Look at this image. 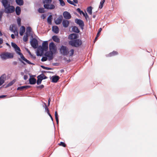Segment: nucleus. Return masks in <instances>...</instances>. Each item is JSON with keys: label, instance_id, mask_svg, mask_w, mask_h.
Masks as SVG:
<instances>
[{"label": "nucleus", "instance_id": "obj_9", "mask_svg": "<svg viewBox=\"0 0 157 157\" xmlns=\"http://www.w3.org/2000/svg\"><path fill=\"white\" fill-rule=\"evenodd\" d=\"M55 53L50 51L46 52L45 53V56L48 57V60L49 61L52 60L53 58V54Z\"/></svg>", "mask_w": 157, "mask_h": 157}, {"label": "nucleus", "instance_id": "obj_20", "mask_svg": "<svg viewBox=\"0 0 157 157\" xmlns=\"http://www.w3.org/2000/svg\"><path fill=\"white\" fill-rule=\"evenodd\" d=\"M29 80L30 84H34L36 83V79L34 78H30Z\"/></svg>", "mask_w": 157, "mask_h": 157}, {"label": "nucleus", "instance_id": "obj_4", "mask_svg": "<svg viewBox=\"0 0 157 157\" xmlns=\"http://www.w3.org/2000/svg\"><path fill=\"white\" fill-rule=\"evenodd\" d=\"M60 51L61 54L64 56H67L69 54L68 48L66 46H62L60 49Z\"/></svg>", "mask_w": 157, "mask_h": 157}, {"label": "nucleus", "instance_id": "obj_22", "mask_svg": "<svg viewBox=\"0 0 157 157\" xmlns=\"http://www.w3.org/2000/svg\"><path fill=\"white\" fill-rule=\"evenodd\" d=\"M62 17H59L55 21V23L57 25H59L61 23L62 21Z\"/></svg>", "mask_w": 157, "mask_h": 157}, {"label": "nucleus", "instance_id": "obj_55", "mask_svg": "<svg viewBox=\"0 0 157 157\" xmlns=\"http://www.w3.org/2000/svg\"><path fill=\"white\" fill-rule=\"evenodd\" d=\"M44 87L43 85H42L37 87L38 88H40V89H42Z\"/></svg>", "mask_w": 157, "mask_h": 157}, {"label": "nucleus", "instance_id": "obj_24", "mask_svg": "<svg viewBox=\"0 0 157 157\" xmlns=\"http://www.w3.org/2000/svg\"><path fill=\"white\" fill-rule=\"evenodd\" d=\"M15 11L16 14L18 15H19L20 14L21 11L20 7L19 6H17L16 8Z\"/></svg>", "mask_w": 157, "mask_h": 157}, {"label": "nucleus", "instance_id": "obj_60", "mask_svg": "<svg viewBox=\"0 0 157 157\" xmlns=\"http://www.w3.org/2000/svg\"><path fill=\"white\" fill-rule=\"evenodd\" d=\"M11 37L12 39H14L15 38V36H14V35L13 34H11Z\"/></svg>", "mask_w": 157, "mask_h": 157}, {"label": "nucleus", "instance_id": "obj_42", "mask_svg": "<svg viewBox=\"0 0 157 157\" xmlns=\"http://www.w3.org/2000/svg\"><path fill=\"white\" fill-rule=\"evenodd\" d=\"M60 2V3L62 6H63L65 5V3L63 0H59Z\"/></svg>", "mask_w": 157, "mask_h": 157}, {"label": "nucleus", "instance_id": "obj_46", "mask_svg": "<svg viewBox=\"0 0 157 157\" xmlns=\"http://www.w3.org/2000/svg\"><path fill=\"white\" fill-rule=\"evenodd\" d=\"M17 23L19 26H21V20L20 18L17 19Z\"/></svg>", "mask_w": 157, "mask_h": 157}, {"label": "nucleus", "instance_id": "obj_25", "mask_svg": "<svg viewBox=\"0 0 157 157\" xmlns=\"http://www.w3.org/2000/svg\"><path fill=\"white\" fill-rule=\"evenodd\" d=\"M29 86H24L21 87H19L17 88V90H22L24 89H27L29 88Z\"/></svg>", "mask_w": 157, "mask_h": 157}, {"label": "nucleus", "instance_id": "obj_29", "mask_svg": "<svg viewBox=\"0 0 157 157\" xmlns=\"http://www.w3.org/2000/svg\"><path fill=\"white\" fill-rule=\"evenodd\" d=\"M29 35L28 34L25 33V35L24 36L23 38V40L24 41L26 42L28 40Z\"/></svg>", "mask_w": 157, "mask_h": 157}, {"label": "nucleus", "instance_id": "obj_62", "mask_svg": "<svg viewBox=\"0 0 157 157\" xmlns=\"http://www.w3.org/2000/svg\"><path fill=\"white\" fill-rule=\"evenodd\" d=\"M50 101H51V100H50V99L49 98L48 100V106H49L50 105Z\"/></svg>", "mask_w": 157, "mask_h": 157}, {"label": "nucleus", "instance_id": "obj_49", "mask_svg": "<svg viewBox=\"0 0 157 157\" xmlns=\"http://www.w3.org/2000/svg\"><path fill=\"white\" fill-rule=\"evenodd\" d=\"M59 144V145L62 146L63 147H65L66 146L65 144L62 142H60V143Z\"/></svg>", "mask_w": 157, "mask_h": 157}, {"label": "nucleus", "instance_id": "obj_56", "mask_svg": "<svg viewBox=\"0 0 157 157\" xmlns=\"http://www.w3.org/2000/svg\"><path fill=\"white\" fill-rule=\"evenodd\" d=\"M3 41V39L1 38H0V44L2 43Z\"/></svg>", "mask_w": 157, "mask_h": 157}, {"label": "nucleus", "instance_id": "obj_63", "mask_svg": "<svg viewBox=\"0 0 157 157\" xmlns=\"http://www.w3.org/2000/svg\"><path fill=\"white\" fill-rule=\"evenodd\" d=\"M6 96V95H2V96H0V98H4Z\"/></svg>", "mask_w": 157, "mask_h": 157}, {"label": "nucleus", "instance_id": "obj_19", "mask_svg": "<svg viewBox=\"0 0 157 157\" xmlns=\"http://www.w3.org/2000/svg\"><path fill=\"white\" fill-rule=\"evenodd\" d=\"M68 38L70 40H75L77 38V34L75 33L71 34L69 35Z\"/></svg>", "mask_w": 157, "mask_h": 157}, {"label": "nucleus", "instance_id": "obj_54", "mask_svg": "<svg viewBox=\"0 0 157 157\" xmlns=\"http://www.w3.org/2000/svg\"><path fill=\"white\" fill-rule=\"evenodd\" d=\"M28 78V76L27 75H25L24 76V78L25 80H26Z\"/></svg>", "mask_w": 157, "mask_h": 157}, {"label": "nucleus", "instance_id": "obj_16", "mask_svg": "<svg viewBox=\"0 0 157 157\" xmlns=\"http://www.w3.org/2000/svg\"><path fill=\"white\" fill-rule=\"evenodd\" d=\"M60 78L58 76H53L52 78V82H56Z\"/></svg>", "mask_w": 157, "mask_h": 157}, {"label": "nucleus", "instance_id": "obj_39", "mask_svg": "<svg viewBox=\"0 0 157 157\" xmlns=\"http://www.w3.org/2000/svg\"><path fill=\"white\" fill-rule=\"evenodd\" d=\"M38 11L40 13H42L44 12V8H40L38 10Z\"/></svg>", "mask_w": 157, "mask_h": 157}, {"label": "nucleus", "instance_id": "obj_40", "mask_svg": "<svg viewBox=\"0 0 157 157\" xmlns=\"http://www.w3.org/2000/svg\"><path fill=\"white\" fill-rule=\"evenodd\" d=\"M37 78L36 83L38 85H39L41 83L42 80L38 76Z\"/></svg>", "mask_w": 157, "mask_h": 157}, {"label": "nucleus", "instance_id": "obj_31", "mask_svg": "<svg viewBox=\"0 0 157 157\" xmlns=\"http://www.w3.org/2000/svg\"><path fill=\"white\" fill-rule=\"evenodd\" d=\"M31 31V28L30 26H28L26 28V34L29 35Z\"/></svg>", "mask_w": 157, "mask_h": 157}, {"label": "nucleus", "instance_id": "obj_45", "mask_svg": "<svg viewBox=\"0 0 157 157\" xmlns=\"http://www.w3.org/2000/svg\"><path fill=\"white\" fill-rule=\"evenodd\" d=\"M14 82H15V81L14 80L12 81L11 82H10L8 84L7 86H11L14 83Z\"/></svg>", "mask_w": 157, "mask_h": 157}, {"label": "nucleus", "instance_id": "obj_38", "mask_svg": "<svg viewBox=\"0 0 157 157\" xmlns=\"http://www.w3.org/2000/svg\"><path fill=\"white\" fill-rule=\"evenodd\" d=\"M105 2V0H102L100 3V5L99 6V8L100 9H101L103 6V5Z\"/></svg>", "mask_w": 157, "mask_h": 157}, {"label": "nucleus", "instance_id": "obj_26", "mask_svg": "<svg viewBox=\"0 0 157 157\" xmlns=\"http://www.w3.org/2000/svg\"><path fill=\"white\" fill-rule=\"evenodd\" d=\"M10 31L14 33H15V31L16 29L15 28V27H14L13 25H12L10 26Z\"/></svg>", "mask_w": 157, "mask_h": 157}, {"label": "nucleus", "instance_id": "obj_6", "mask_svg": "<svg viewBox=\"0 0 157 157\" xmlns=\"http://www.w3.org/2000/svg\"><path fill=\"white\" fill-rule=\"evenodd\" d=\"M12 46L14 48L15 51L17 54L20 56V57H21L20 54L22 53L20 52L21 50L19 47L17 45L14 43H11Z\"/></svg>", "mask_w": 157, "mask_h": 157}, {"label": "nucleus", "instance_id": "obj_27", "mask_svg": "<svg viewBox=\"0 0 157 157\" xmlns=\"http://www.w3.org/2000/svg\"><path fill=\"white\" fill-rule=\"evenodd\" d=\"M16 3L19 6H22L23 4V0H16Z\"/></svg>", "mask_w": 157, "mask_h": 157}, {"label": "nucleus", "instance_id": "obj_10", "mask_svg": "<svg viewBox=\"0 0 157 157\" xmlns=\"http://www.w3.org/2000/svg\"><path fill=\"white\" fill-rule=\"evenodd\" d=\"M45 50L41 46H39L37 50V55L41 56Z\"/></svg>", "mask_w": 157, "mask_h": 157}, {"label": "nucleus", "instance_id": "obj_32", "mask_svg": "<svg viewBox=\"0 0 157 157\" xmlns=\"http://www.w3.org/2000/svg\"><path fill=\"white\" fill-rule=\"evenodd\" d=\"M52 16L50 15L48 18V22L50 24H51L52 23Z\"/></svg>", "mask_w": 157, "mask_h": 157}, {"label": "nucleus", "instance_id": "obj_7", "mask_svg": "<svg viewBox=\"0 0 157 157\" xmlns=\"http://www.w3.org/2000/svg\"><path fill=\"white\" fill-rule=\"evenodd\" d=\"M31 46L34 49L36 48L38 46V41L35 38H33L30 41Z\"/></svg>", "mask_w": 157, "mask_h": 157}, {"label": "nucleus", "instance_id": "obj_50", "mask_svg": "<svg viewBox=\"0 0 157 157\" xmlns=\"http://www.w3.org/2000/svg\"><path fill=\"white\" fill-rule=\"evenodd\" d=\"M101 30H102V29L101 28H100L99 29L97 35V36H99L100 34V33L101 32Z\"/></svg>", "mask_w": 157, "mask_h": 157}, {"label": "nucleus", "instance_id": "obj_15", "mask_svg": "<svg viewBox=\"0 0 157 157\" xmlns=\"http://www.w3.org/2000/svg\"><path fill=\"white\" fill-rule=\"evenodd\" d=\"M25 27L23 26H22L20 29L19 34L21 36H22L24 33L25 32Z\"/></svg>", "mask_w": 157, "mask_h": 157}, {"label": "nucleus", "instance_id": "obj_43", "mask_svg": "<svg viewBox=\"0 0 157 157\" xmlns=\"http://www.w3.org/2000/svg\"><path fill=\"white\" fill-rule=\"evenodd\" d=\"M67 2L68 3H69V4H70L71 5H73L75 6H76V5L73 2L71 1L70 0H67Z\"/></svg>", "mask_w": 157, "mask_h": 157}, {"label": "nucleus", "instance_id": "obj_3", "mask_svg": "<svg viewBox=\"0 0 157 157\" xmlns=\"http://www.w3.org/2000/svg\"><path fill=\"white\" fill-rule=\"evenodd\" d=\"M69 44L72 46L78 47L81 45L82 42L79 39H75L70 41Z\"/></svg>", "mask_w": 157, "mask_h": 157}, {"label": "nucleus", "instance_id": "obj_8", "mask_svg": "<svg viewBox=\"0 0 157 157\" xmlns=\"http://www.w3.org/2000/svg\"><path fill=\"white\" fill-rule=\"evenodd\" d=\"M20 55H21V57L20 58L18 59L22 63H23L24 64H25L24 62L22 61V60L24 61L27 63H28L29 64H33L26 59L23 56V55L22 53L20 54Z\"/></svg>", "mask_w": 157, "mask_h": 157}, {"label": "nucleus", "instance_id": "obj_37", "mask_svg": "<svg viewBox=\"0 0 157 157\" xmlns=\"http://www.w3.org/2000/svg\"><path fill=\"white\" fill-rule=\"evenodd\" d=\"M87 11L89 14H92V11L91 7L90 6L87 8Z\"/></svg>", "mask_w": 157, "mask_h": 157}, {"label": "nucleus", "instance_id": "obj_44", "mask_svg": "<svg viewBox=\"0 0 157 157\" xmlns=\"http://www.w3.org/2000/svg\"><path fill=\"white\" fill-rule=\"evenodd\" d=\"M41 67L44 69H45V70H52V68H49V67H45L44 66H41Z\"/></svg>", "mask_w": 157, "mask_h": 157}, {"label": "nucleus", "instance_id": "obj_18", "mask_svg": "<svg viewBox=\"0 0 157 157\" xmlns=\"http://www.w3.org/2000/svg\"><path fill=\"white\" fill-rule=\"evenodd\" d=\"M52 30L53 31L56 33H58L59 31V29L57 26H53L52 27Z\"/></svg>", "mask_w": 157, "mask_h": 157}, {"label": "nucleus", "instance_id": "obj_21", "mask_svg": "<svg viewBox=\"0 0 157 157\" xmlns=\"http://www.w3.org/2000/svg\"><path fill=\"white\" fill-rule=\"evenodd\" d=\"M52 39L54 41L57 43H59L60 40L58 37L56 36H54L52 37Z\"/></svg>", "mask_w": 157, "mask_h": 157}, {"label": "nucleus", "instance_id": "obj_12", "mask_svg": "<svg viewBox=\"0 0 157 157\" xmlns=\"http://www.w3.org/2000/svg\"><path fill=\"white\" fill-rule=\"evenodd\" d=\"M63 15L64 18L67 19H70L71 17L70 13L67 11L64 12Z\"/></svg>", "mask_w": 157, "mask_h": 157}, {"label": "nucleus", "instance_id": "obj_1", "mask_svg": "<svg viewBox=\"0 0 157 157\" xmlns=\"http://www.w3.org/2000/svg\"><path fill=\"white\" fill-rule=\"evenodd\" d=\"M2 2L5 8V12L6 13H12L15 11L14 6H10L7 0H2Z\"/></svg>", "mask_w": 157, "mask_h": 157}, {"label": "nucleus", "instance_id": "obj_53", "mask_svg": "<svg viewBox=\"0 0 157 157\" xmlns=\"http://www.w3.org/2000/svg\"><path fill=\"white\" fill-rule=\"evenodd\" d=\"M41 17L43 19H44L46 17V15H45L44 14H42L41 16Z\"/></svg>", "mask_w": 157, "mask_h": 157}, {"label": "nucleus", "instance_id": "obj_52", "mask_svg": "<svg viewBox=\"0 0 157 157\" xmlns=\"http://www.w3.org/2000/svg\"><path fill=\"white\" fill-rule=\"evenodd\" d=\"M44 105H45V111L47 113V109L48 110V109L47 108V105H46V104L45 103H44Z\"/></svg>", "mask_w": 157, "mask_h": 157}, {"label": "nucleus", "instance_id": "obj_58", "mask_svg": "<svg viewBox=\"0 0 157 157\" xmlns=\"http://www.w3.org/2000/svg\"><path fill=\"white\" fill-rule=\"evenodd\" d=\"M47 113L48 114L49 116L50 117H52L51 114L49 113V110L47 109Z\"/></svg>", "mask_w": 157, "mask_h": 157}, {"label": "nucleus", "instance_id": "obj_13", "mask_svg": "<svg viewBox=\"0 0 157 157\" xmlns=\"http://www.w3.org/2000/svg\"><path fill=\"white\" fill-rule=\"evenodd\" d=\"M44 6L45 8L50 10L53 9L55 8V6L53 4H44Z\"/></svg>", "mask_w": 157, "mask_h": 157}, {"label": "nucleus", "instance_id": "obj_48", "mask_svg": "<svg viewBox=\"0 0 157 157\" xmlns=\"http://www.w3.org/2000/svg\"><path fill=\"white\" fill-rule=\"evenodd\" d=\"M47 57L46 56V57H43L42 58L41 60L42 62H44L46 61L47 60Z\"/></svg>", "mask_w": 157, "mask_h": 157}, {"label": "nucleus", "instance_id": "obj_35", "mask_svg": "<svg viewBox=\"0 0 157 157\" xmlns=\"http://www.w3.org/2000/svg\"><path fill=\"white\" fill-rule=\"evenodd\" d=\"M5 12V10L3 9H2L0 10V21H2V18L4 12Z\"/></svg>", "mask_w": 157, "mask_h": 157}, {"label": "nucleus", "instance_id": "obj_5", "mask_svg": "<svg viewBox=\"0 0 157 157\" xmlns=\"http://www.w3.org/2000/svg\"><path fill=\"white\" fill-rule=\"evenodd\" d=\"M49 47L50 51L52 52L55 53L56 52V46L53 42L50 43L49 44Z\"/></svg>", "mask_w": 157, "mask_h": 157}, {"label": "nucleus", "instance_id": "obj_28", "mask_svg": "<svg viewBox=\"0 0 157 157\" xmlns=\"http://www.w3.org/2000/svg\"><path fill=\"white\" fill-rule=\"evenodd\" d=\"M72 30L74 32L78 33L79 32V30L78 27L76 26L73 27L72 28Z\"/></svg>", "mask_w": 157, "mask_h": 157}, {"label": "nucleus", "instance_id": "obj_17", "mask_svg": "<svg viewBox=\"0 0 157 157\" xmlns=\"http://www.w3.org/2000/svg\"><path fill=\"white\" fill-rule=\"evenodd\" d=\"M62 24L64 27L67 28L69 24V22L66 20H63L62 22Z\"/></svg>", "mask_w": 157, "mask_h": 157}, {"label": "nucleus", "instance_id": "obj_2", "mask_svg": "<svg viewBox=\"0 0 157 157\" xmlns=\"http://www.w3.org/2000/svg\"><path fill=\"white\" fill-rule=\"evenodd\" d=\"M1 58L2 60H5L7 59H11L13 58V53L8 52L2 53L0 55Z\"/></svg>", "mask_w": 157, "mask_h": 157}, {"label": "nucleus", "instance_id": "obj_33", "mask_svg": "<svg viewBox=\"0 0 157 157\" xmlns=\"http://www.w3.org/2000/svg\"><path fill=\"white\" fill-rule=\"evenodd\" d=\"M55 117L57 124H59V119L58 118V115L57 111H56L55 112Z\"/></svg>", "mask_w": 157, "mask_h": 157}, {"label": "nucleus", "instance_id": "obj_30", "mask_svg": "<svg viewBox=\"0 0 157 157\" xmlns=\"http://www.w3.org/2000/svg\"><path fill=\"white\" fill-rule=\"evenodd\" d=\"M118 54V53L114 51L110 53L108 55V56H112Z\"/></svg>", "mask_w": 157, "mask_h": 157}, {"label": "nucleus", "instance_id": "obj_34", "mask_svg": "<svg viewBox=\"0 0 157 157\" xmlns=\"http://www.w3.org/2000/svg\"><path fill=\"white\" fill-rule=\"evenodd\" d=\"M52 0H44L43 3L45 4H48L51 3Z\"/></svg>", "mask_w": 157, "mask_h": 157}, {"label": "nucleus", "instance_id": "obj_61", "mask_svg": "<svg viewBox=\"0 0 157 157\" xmlns=\"http://www.w3.org/2000/svg\"><path fill=\"white\" fill-rule=\"evenodd\" d=\"M77 11L79 13L80 12H81V10L79 9V8H78L77 9Z\"/></svg>", "mask_w": 157, "mask_h": 157}, {"label": "nucleus", "instance_id": "obj_41", "mask_svg": "<svg viewBox=\"0 0 157 157\" xmlns=\"http://www.w3.org/2000/svg\"><path fill=\"white\" fill-rule=\"evenodd\" d=\"M74 50L73 49H71L70 51L69 52V55L70 56H72L74 54Z\"/></svg>", "mask_w": 157, "mask_h": 157}, {"label": "nucleus", "instance_id": "obj_36", "mask_svg": "<svg viewBox=\"0 0 157 157\" xmlns=\"http://www.w3.org/2000/svg\"><path fill=\"white\" fill-rule=\"evenodd\" d=\"M42 80L44 79H45L47 78V77L43 74H41L38 76Z\"/></svg>", "mask_w": 157, "mask_h": 157}, {"label": "nucleus", "instance_id": "obj_59", "mask_svg": "<svg viewBox=\"0 0 157 157\" xmlns=\"http://www.w3.org/2000/svg\"><path fill=\"white\" fill-rule=\"evenodd\" d=\"M73 2L74 3H76V4H77L78 3V1L77 0H73Z\"/></svg>", "mask_w": 157, "mask_h": 157}, {"label": "nucleus", "instance_id": "obj_14", "mask_svg": "<svg viewBox=\"0 0 157 157\" xmlns=\"http://www.w3.org/2000/svg\"><path fill=\"white\" fill-rule=\"evenodd\" d=\"M48 41H45L43 43L41 47L45 50V51H47L48 48Z\"/></svg>", "mask_w": 157, "mask_h": 157}, {"label": "nucleus", "instance_id": "obj_47", "mask_svg": "<svg viewBox=\"0 0 157 157\" xmlns=\"http://www.w3.org/2000/svg\"><path fill=\"white\" fill-rule=\"evenodd\" d=\"M84 16L86 19H87V18H88L89 17L87 13H83L82 14Z\"/></svg>", "mask_w": 157, "mask_h": 157}, {"label": "nucleus", "instance_id": "obj_51", "mask_svg": "<svg viewBox=\"0 0 157 157\" xmlns=\"http://www.w3.org/2000/svg\"><path fill=\"white\" fill-rule=\"evenodd\" d=\"M15 35L18 36V31L17 30V29L15 30V33H14Z\"/></svg>", "mask_w": 157, "mask_h": 157}, {"label": "nucleus", "instance_id": "obj_23", "mask_svg": "<svg viewBox=\"0 0 157 157\" xmlns=\"http://www.w3.org/2000/svg\"><path fill=\"white\" fill-rule=\"evenodd\" d=\"M5 79V77L4 76L2 75L0 78V86H1L4 82Z\"/></svg>", "mask_w": 157, "mask_h": 157}, {"label": "nucleus", "instance_id": "obj_57", "mask_svg": "<svg viewBox=\"0 0 157 157\" xmlns=\"http://www.w3.org/2000/svg\"><path fill=\"white\" fill-rule=\"evenodd\" d=\"M47 113L48 114L49 116L50 117H52L51 114L49 113V110L47 109Z\"/></svg>", "mask_w": 157, "mask_h": 157}, {"label": "nucleus", "instance_id": "obj_64", "mask_svg": "<svg viewBox=\"0 0 157 157\" xmlns=\"http://www.w3.org/2000/svg\"><path fill=\"white\" fill-rule=\"evenodd\" d=\"M27 52H28V53H29V54L30 55H31V53L30 52L28 49H27Z\"/></svg>", "mask_w": 157, "mask_h": 157}, {"label": "nucleus", "instance_id": "obj_11", "mask_svg": "<svg viewBox=\"0 0 157 157\" xmlns=\"http://www.w3.org/2000/svg\"><path fill=\"white\" fill-rule=\"evenodd\" d=\"M75 22L79 26L82 28H83L84 26V24L83 21L81 20L76 19Z\"/></svg>", "mask_w": 157, "mask_h": 157}]
</instances>
